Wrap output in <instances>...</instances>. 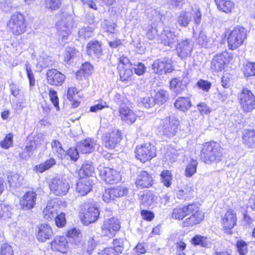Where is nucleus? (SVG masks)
<instances>
[{"label": "nucleus", "mask_w": 255, "mask_h": 255, "mask_svg": "<svg viewBox=\"0 0 255 255\" xmlns=\"http://www.w3.org/2000/svg\"><path fill=\"white\" fill-rule=\"evenodd\" d=\"M81 171H83L86 177H90L94 171V167L89 163H86L82 166Z\"/></svg>", "instance_id": "e2e57ef3"}, {"label": "nucleus", "mask_w": 255, "mask_h": 255, "mask_svg": "<svg viewBox=\"0 0 255 255\" xmlns=\"http://www.w3.org/2000/svg\"><path fill=\"white\" fill-rule=\"evenodd\" d=\"M169 95L167 91L163 90H159L155 95L154 103L158 104H163L166 102L168 99Z\"/></svg>", "instance_id": "49530a36"}, {"label": "nucleus", "mask_w": 255, "mask_h": 255, "mask_svg": "<svg viewBox=\"0 0 255 255\" xmlns=\"http://www.w3.org/2000/svg\"><path fill=\"white\" fill-rule=\"evenodd\" d=\"M120 221L115 218L106 220L101 227V235L110 238H113L120 229Z\"/></svg>", "instance_id": "9d476101"}, {"label": "nucleus", "mask_w": 255, "mask_h": 255, "mask_svg": "<svg viewBox=\"0 0 255 255\" xmlns=\"http://www.w3.org/2000/svg\"><path fill=\"white\" fill-rule=\"evenodd\" d=\"M37 194L32 191L26 192L20 201V205L24 210H30L36 204Z\"/></svg>", "instance_id": "a211bd4d"}, {"label": "nucleus", "mask_w": 255, "mask_h": 255, "mask_svg": "<svg viewBox=\"0 0 255 255\" xmlns=\"http://www.w3.org/2000/svg\"><path fill=\"white\" fill-rule=\"evenodd\" d=\"M243 143L249 148L255 147V130L246 129L243 132Z\"/></svg>", "instance_id": "c756f323"}, {"label": "nucleus", "mask_w": 255, "mask_h": 255, "mask_svg": "<svg viewBox=\"0 0 255 255\" xmlns=\"http://www.w3.org/2000/svg\"><path fill=\"white\" fill-rule=\"evenodd\" d=\"M132 69V65L127 57L122 56L119 58L118 69L122 81L127 83L131 81L133 75Z\"/></svg>", "instance_id": "0eeeda50"}, {"label": "nucleus", "mask_w": 255, "mask_h": 255, "mask_svg": "<svg viewBox=\"0 0 255 255\" xmlns=\"http://www.w3.org/2000/svg\"><path fill=\"white\" fill-rule=\"evenodd\" d=\"M100 211L99 209L90 204L84 205V210L83 216H81L82 222L88 225L95 222L99 218Z\"/></svg>", "instance_id": "4468645a"}, {"label": "nucleus", "mask_w": 255, "mask_h": 255, "mask_svg": "<svg viewBox=\"0 0 255 255\" xmlns=\"http://www.w3.org/2000/svg\"><path fill=\"white\" fill-rule=\"evenodd\" d=\"M114 247L113 249L118 254H121L124 250L123 240L121 239H115L113 242Z\"/></svg>", "instance_id": "4d7b16f0"}, {"label": "nucleus", "mask_w": 255, "mask_h": 255, "mask_svg": "<svg viewBox=\"0 0 255 255\" xmlns=\"http://www.w3.org/2000/svg\"><path fill=\"white\" fill-rule=\"evenodd\" d=\"M13 135L11 134H7L4 139L0 142V145L2 147L7 149L12 143Z\"/></svg>", "instance_id": "0e129e2a"}, {"label": "nucleus", "mask_w": 255, "mask_h": 255, "mask_svg": "<svg viewBox=\"0 0 255 255\" xmlns=\"http://www.w3.org/2000/svg\"><path fill=\"white\" fill-rule=\"evenodd\" d=\"M171 90L176 94H181L186 88L185 84L182 83L181 78H175L171 80L170 83Z\"/></svg>", "instance_id": "473e14b6"}, {"label": "nucleus", "mask_w": 255, "mask_h": 255, "mask_svg": "<svg viewBox=\"0 0 255 255\" xmlns=\"http://www.w3.org/2000/svg\"><path fill=\"white\" fill-rule=\"evenodd\" d=\"M52 64L53 61L51 58L47 56L44 53H42L38 60L37 65L41 68H45L50 65H52Z\"/></svg>", "instance_id": "8fccbe9b"}, {"label": "nucleus", "mask_w": 255, "mask_h": 255, "mask_svg": "<svg viewBox=\"0 0 255 255\" xmlns=\"http://www.w3.org/2000/svg\"><path fill=\"white\" fill-rule=\"evenodd\" d=\"M223 149L219 143L212 141L203 145L200 156L203 161L206 163L218 162L223 157Z\"/></svg>", "instance_id": "f257e3e1"}, {"label": "nucleus", "mask_w": 255, "mask_h": 255, "mask_svg": "<svg viewBox=\"0 0 255 255\" xmlns=\"http://www.w3.org/2000/svg\"><path fill=\"white\" fill-rule=\"evenodd\" d=\"M154 201V196L150 192H146L141 196L140 206L145 208L149 206Z\"/></svg>", "instance_id": "a18cd8bd"}, {"label": "nucleus", "mask_w": 255, "mask_h": 255, "mask_svg": "<svg viewBox=\"0 0 255 255\" xmlns=\"http://www.w3.org/2000/svg\"><path fill=\"white\" fill-rule=\"evenodd\" d=\"M65 215L63 213L57 215L55 219V224L58 227H63L66 224Z\"/></svg>", "instance_id": "69168bd1"}, {"label": "nucleus", "mask_w": 255, "mask_h": 255, "mask_svg": "<svg viewBox=\"0 0 255 255\" xmlns=\"http://www.w3.org/2000/svg\"><path fill=\"white\" fill-rule=\"evenodd\" d=\"M119 112L122 121L127 124H131L136 120V114L126 105L121 106Z\"/></svg>", "instance_id": "6ab92c4d"}, {"label": "nucleus", "mask_w": 255, "mask_h": 255, "mask_svg": "<svg viewBox=\"0 0 255 255\" xmlns=\"http://www.w3.org/2000/svg\"><path fill=\"white\" fill-rule=\"evenodd\" d=\"M7 26L11 32L15 35L23 33L26 28L24 15L19 12L13 13L7 23Z\"/></svg>", "instance_id": "423d86ee"}, {"label": "nucleus", "mask_w": 255, "mask_h": 255, "mask_svg": "<svg viewBox=\"0 0 255 255\" xmlns=\"http://www.w3.org/2000/svg\"><path fill=\"white\" fill-rule=\"evenodd\" d=\"M161 43L164 45L172 47L177 40L174 32L169 28L164 29L161 35Z\"/></svg>", "instance_id": "bb28decb"}, {"label": "nucleus", "mask_w": 255, "mask_h": 255, "mask_svg": "<svg viewBox=\"0 0 255 255\" xmlns=\"http://www.w3.org/2000/svg\"><path fill=\"white\" fill-rule=\"evenodd\" d=\"M194 191L192 187L184 186L181 187L176 192V197L178 199L186 201L190 200L194 197Z\"/></svg>", "instance_id": "2f4dec72"}, {"label": "nucleus", "mask_w": 255, "mask_h": 255, "mask_svg": "<svg viewBox=\"0 0 255 255\" xmlns=\"http://www.w3.org/2000/svg\"><path fill=\"white\" fill-rule=\"evenodd\" d=\"M197 109L202 115H207L211 112L210 108L204 103H200L197 106Z\"/></svg>", "instance_id": "774afa93"}, {"label": "nucleus", "mask_w": 255, "mask_h": 255, "mask_svg": "<svg viewBox=\"0 0 255 255\" xmlns=\"http://www.w3.org/2000/svg\"><path fill=\"white\" fill-rule=\"evenodd\" d=\"M174 106L177 109L185 112L191 108V102L188 97H179L176 100Z\"/></svg>", "instance_id": "72a5a7b5"}, {"label": "nucleus", "mask_w": 255, "mask_h": 255, "mask_svg": "<svg viewBox=\"0 0 255 255\" xmlns=\"http://www.w3.org/2000/svg\"><path fill=\"white\" fill-rule=\"evenodd\" d=\"M197 44L203 48H209L212 45L213 42L204 32L201 31L197 39Z\"/></svg>", "instance_id": "e433bc0d"}, {"label": "nucleus", "mask_w": 255, "mask_h": 255, "mask_svg": "<svg viewBox=\"0 0 255 255\" xmlns=\"http://www.w3.org/2000/svg\"><path fill=\"white\" fill-rule=\"evenodd\" d=\"M160 176L161 182L164 185L167 187H170L171 184L172 180L171 172L167 170H164L161 173Z\"/></svg>", "instance_id": "864d4df0"}, {"label": "nucleus", "mask_w": 255, "mask_h": 255, "mask_svg": "<svg viewBox=\"0 0 255 255\" xmlns=\"http://www.w3.org/2000/svg\"><path fill=\"white\" fill-rule=\"evenodd\" d=\"M52 149L53 153L59 158L62 159L65 157L66 153L65 150L62 148L61 144L56 140H53L51 143Z\"/></svg>", "instance_id": "a19ab883"}, {"label": "nucleus", "mask_w": 255, "mask_h": 255, "mask_svg": "<svg viewBox=\"0 0 255 255\" xmlns=\"http://www.w3.org/2000/svg\"><path fill=\"white\" fill-rule=\"evenodd\" d=\"M191 14L189 11H182L177 18V24L181 27H187L192 20Z\"/></svg>", "instance_id": "4c0bfd02"}, {"label": "nucleus", "mask_w": 255, "mask_h": 255, "mask_svg": "<svg viewBox=\"0 0 255 255\" xmlns=\"http://www.w3.org/2000/svg\"><path fill=\"white\" fill-rule=\"evenodd\" d=\"M101 43L98 41H91L87 46V53L94 58H99L102 55Z\"/></svg>", "instance_id": "393cba45"}, {"label": "nucleus", "mask_w": 255, "mask_h": 255, "mask_svg": "<svg viewBox=\"0 0 255 255\" xmlns=\"http://www.w3.org/2000/svg\"><path fill=\"white\" fill-rule=\"evenodd\" d=\"M80 53L74 47H67L64 53V61L67 63H70L73 59L80 55Z\"/></svg>", "instance_id": "58836bf2"}, {"label": "nucleus", "mask_w": 255, "mask_h": 255, "mask_svg": "<svg viewBox=\"0 0 255 255\" xmlns=\"http://www.w3.org/2000/svg\"><path fill=\"white\" fill-rule=\"evenodd\" d=\"M243 72L246 77L255 75V63L248 62L244 65Z\"/></svg>", "instance_id": "603ef678"}, {"label": "nucleus", "mask_w": 255, "mask_h": 255, "mask_svg": "<svg viewBox=\"0 0 255 255\" xmlns=\"http://www.w3.org/2000/svg\"><path fill=\"white\" fill-rule=\"evenodd\" d=\"M41 144L40 140L38 136L34 137L32 140L27 143L25 146L24 151L28 154V156H30L35 151L37 148L39 147Z\"/></svg>", "instance_id": "c9c22d12"}, {"label": "nucleus", "mask_w": 255, "mask_h": 255, "mask_svg": "<svg viewBox=\"0 0 255 255\" xmlns=\"http://www.w3.org/2000/svg\"><path fill=\"white\" fill-rule=\"evenodd\" d=\"M152 177L145 171H141L137 175L135 184L138 188H149L152 184Z\"/></svg>", "instance_id": "4be33fe9"}, {"label": "nucleus", "mask_w": 255, "mask_h": 255, "mask_svg": "<svg viewBox=\"0 0 255 255\" xmlns=\"http://www.w3.org/2000/svg\"><path fill=\"white\" fill-rule=\"evenodd\" d=\"M152 68L158 75L171 73L173 70L171 60L167 57L157 59L153 61Z\"/></svg>", "instance_id": "f8f14e48"}, {"label": "nucleus", "mask_w": 255, "mask_h": 255, "mask_svg": "<svg viewBox=\"0 0 255 255\" xmlns=\"http://www.w3.org/2000/svg\"><path fill=\"white\" fill-rule=\"evenodd\" d=\"M183 206L186 216H189L182 222L184 227H192L202 222L204 215L200 209L199 203L194 202Z\"/></svg>", "instance_id": "f03ea898"}, {"label": "nucleus", "mask_w": 255, "mask_h": 255, "mask_svg": "<svg viewBox=\"0 0 255 255\" xmlns=\"http://www.w3.org/2000/svg\"><path fill=\"white\" fill-rule=\"evenodd\" d=\"M241 108L244 113H249L255 109V96L247 88H244L237 97Z\"/></svg>", "instance_id": "39448f33"}, {"label": "nucleus", "mask_w": 255, "mask_h": 255, "mask_svg": "<svg viewBox=\"0 0 255 255\" xmlns=\"http://www.w3.org/2000/svg\"><path fill=\"white\" fill-rule=\"evenodd\" d=\"M109 106L107 102L104 100H100L98 104L91 107L90 111L91 112H97L102 110L105 108H108Z\"/></svg>", "instance_id": "bf43d9fd"}, {"label": "nucleus", "mask_w": 255, "mask_h": 255, "mask_svg": "<svg viewBox=\"0 0 255 255\" xmlns=\"http://www.w3.org/2000/svg\"><path fill=\"white\" fill-rule=\"evenodd\" d=\"M91 177H85L79 180L77 183L76 191L82 196H84L92 189L93 181Z\"/></svg>", "instance_id": "412c9836"}, {"label": "nucleus", "mask_w": 255, "mask_h": 255, "mask_svg": "<svg viewBox=\"0 0 255 255\" xmlns=\"http://www.w3.org/2000/svg\"><path fill=\"white\" fill-rule=\"evenodd\" d=\"M186 217L183 206H180L173 209L171 218L176 220H181Z\"/></svg>", "instance_id": "3c124183"}, {"label": "nucleus", "mask_w": 255, "mask_h": 255, "mask_svg": "<svg viewBox=\"0 0 255 255\" xmlns=\"http://www.w3.org/2000/svg\"><path fill=\"white\" fill-rule=\"evenodd\" d=\"M179 125V121L172 116L160 120L158 128L163 135L170 137L175 135Z\"/></svg>", "instance_id": "20e7f679"}, {"label": "nucleus", "mask_w": 255, "mask_h": 255, "mask_svg": "<svg viewBox=\"0 0 255 255\" xmlns=\"http://www.w3.org/2000/svg\"><path fill=\"white\" fill-rule=\"evenodd\" d=\"M56 164L55 159L50 158L45 162L36 165L34 168V170L37 172L42 173L44 171L49 169Z\"/></svg>", "instance_id": "37998d69"}, {"label": "nucleus", "mask_w": 255, "mask_h": 255, "mask_svg": "<svg viewBox=\"0 0 255 255\" xmlns=\"http://www.w3.org/2000/svg\"><path fill=\"white\" fill-rule=\"evenodd\" d=\"M135 156L142 162L149 160L156 156V149L154 145L146 143L137 146Z\"/></svg>", "instance_id": "1a4fd4ad"}, {"label": "nucleus", "mask_w": 255, "mask_h": 255, "mask_svg": "<svg viewBox=\"0 0 255 255\" xmlns=\"http://www.w3.org/2000/svg\"><path fill=\"white\" fill-rule=\"evenodd\" d=\"M62 0H45V7L50 11L58 10L62 5Z\"/></svg>", "instance_id": "de8ad7c7"}, {"label": "nucleus", "mask_w": 255, "mask_h": 255, "mask_svg": "<svg viewBox=\"0 0 255 255\" xmlns=\"http://www.w3.org/2000/svg\"><path fill=\"white\" fill-rule=\"evenodd\" d=\"M193 45L190 39L182 40L180 41L177 47L176 51L179 57L185 59L190 55L193 50Z\"/></svg>", "instance_id": "f3484780"}, {"label": "nucleus", "mask_w": 255, "mask_h": 255, "mask_svg": "<svg viewBox=\"0 0 255 255\" xmlns=\"http://www.w3.org/2000/svg\"><path fill=\"white\" fill-rule=\"evenodd\" d=\"M146 36L149 40L156 39L157 37V29L151 26H149L146 32Z\"/></svg>", "instance_id": "338daca9"}, {"label": "nucleus", "mask_w": 255, "mask_h": 255, "mask_svg": "<svg viewBox=\"0 0 255 255\" xmlns=\"http://www.w3.org/2000/svg\"><path fill=\"white\" fill-rule=\"evenodd\" d=\"M57 204L53 201H50L48 203L46 208L43 210V218L48 221H50L54 219L57 215Z\"/></svg>", "instance_id": "c85d7f7f"}, {"label": "nucleus", "mask_w": 255, "mask_h": 255, "mask_svg": "<svg viewBox=\"0 0 255 255\" xmlns=\"http://www.w3.org/2000/svg\"><path fill=\"white\" fill-rule=\"evenodd\" d=\"M72 21L71 19H68L66 22L60 21L57 24V29L59 35L63 39L66 38L71 33L72 27Z\"/></svg>", "instance_id": "7c9ffc66"}, {"label": "nucleus", "mask_w": 255, "mask_h": 255, "mask_svg": "<svg viewBox=\"0 0 255 255\" xmlns=\"http://www.w3.org/2000/svg\"><path fill=\"white\" fill-rule=\"evenodd\" d=\"M67 243L65 237H56L51 243V249L53 251L64 253L66 252Z\"/></svg>", "instance_id": "cd10ccee"}, {"label": "nucleus", "mask_w": 255, "mask_h": 255, "mask_svg": "<svg viewBox=\"0 0 255 255\" xmlns=\"http://www.w3.org/2000/svg\"><path fill=\"white\" fill-rule=\"evenodd\" d=\"M38 230L36 234V238L39 242H44L50 239L53 236L51 227L48 224H41L38 226Z\"/></svg>", "instance_id": "b1692460"}, {"label": "nucleus", "mask_w": 255, "mask_h": 255, "mask_svg": "<svg viewBox=\"0 0 255 255\" xmlns=\"http://www.w3.org/2000/svg\"><path fill=\"white\" fill-rule=\"evenodd\" d=\"M191 16H193L194 20L195 23L198 25L200 23L201 21V12L200 8L197 6L194 5L191 8Z\"/></svg>", "instance_id": "5fc2aeb1"}, {"label": "nucleus", "mask_w": 255, "mask_h": 255, "mask_svg": "<svg viewBox=\"0 0 255 255\" xmlns=\"http://www.w3.org/2000/svg\"><path fill=\"white\" fill-rule=\"evenodd\" d=\"M23 180V177L18 174H13L8 175L7 177V181L9 186L13 188H16L21 186Z\"/></svg>", "instance_id": "79ce46f5"}, {"label": "nucleus", "mask_w": 255, "mask_h": 255, "mask_svg": "<svg viewBox=\"0 0 255 255\" xmlns=\"http://www.w3.org/2000/svg\"><path fill=\"white\" fill-rule=\"evenodd\" d=\"M237 248L240 255H245L248 252L247 244L243 240L237 242Z\"/></svg>", "instance_id": "13d9d810"}, {"label": "nucleus", "mask_w": 255, "mask_h": 255, "mask_svg": "<svg viewBox=\"0 0 255 255\" xmlns=\"http://www.w3.org/2000/svg\"><path fill=\"white\" fill-rule=\"evenodd\" d=\"M96 145L95 140L91 138H87L78 143L77 148L82 153H88L95 150Z\"/></svg>", "instance_id": "a878e982"}, {"label": "nucleus", "mask_w": 255, "mask_h": 255, "mask_svg": "<svg viewBox=\"0 0 255 255\" xmlns=\"http://www.w3.org/2000/svg\"><path fill=\"white\" fill-rule=\"evenodd\" d=\"M51 191L57 196L66 195L70 189L69 180L63 177H56L51 180L49 183Z\"/></svg>", "instance_id": "6e6552de"}, {"label": "nucleus", "mask_w": 255, "mask_h": 255, "mask_svg": "<svg viewBox=\"0 0 255 255\" xmlns=\"http://www.w3.org/2000/svg\"><path fill=\"white\" fill-rule=\"evenodd\" d=\"M67 235L70 239V242H71L76 245L79 243L81 240V233L79 231L76 229H72L71 230L69 231L67 233Z\"/></svg>", "instance_id": "09e8293b"}, {"label": "nucleus", "mask_w": 255, "mask_h": 255, "mask_svg": "<svg viewBox=\"0 0 255 255\" xmlns=\"http://www.w3.org/2000/svg\"><path fill=\"white\" fill-rule=\"evenodd\" d=\"M191 243L195 246L199 245L205 248L210 247L211 244L209 239L201 235L195 236L192 239Z\"/></svg>", "instance_id": "ea45409f"}, {"label": "nucleus", "mask_w": 255, "mask_h": 255, "mask_svg": "<svg viewBox=\"0 0 255 255\" xmlns=\"http://www.w3.org/2000/svg\"><path fill=\"white\" fill-rule=\"evenodd\" d=\"M98 170L100 176L107 183L113 184L118 182L121 179L119 172L113 169L100 166Z\"/></svg>", "instance_id": "dca6fc26"}, {"label": "nucleus", "mask_w": 255, "mask_h": 255, "mask_svg": "<svg viewBox=\"0 0 255 255\" xmlns=\"http://www.w3.org/2000/svg\"><path fill=\"white\" fill-rule=\"evenodd\" d=\"M122 139L121 132L118 129H113L102 136L103 143L106 147L113 149L121 141Z\"/></svg>", "instance_id": "2eb2a0df"}, {"label": "nucleus", "mask_w": 255, "mask_h": 255, "mask_svg": "<svg viewBox=\"0 0 255 255\" xmlns=\"http://www.w3.org/2000/svg\"><path fill=\"white\" fill-rule=\"evenodd\" d=\"M218 8L225 13L231 12L235 6L234 3L228 0H215Z\"/></svg>", "instance_id": "f704fd0d"}, {"label": "nucleus", "mask_w": 255, "mask_h": 255, "mask_svg": "<svg viewBox=\"0 0 255 255\" xmlns=\"http://www.w3.org/2000/svg\"><path fill=\"white\" fill-rule=\"evenodd\" d=\"M230 58L229 53L226 51L217 54L211 61V69L215 72L222 71L229 62Z\"/></svg>", "instance_id": "ddd939ff"}, {"label": "nucleus", "mask_w": 255, "mask_h": 255, "mask_svg": "<svg viewBox=\"0 0 255 255\" xmlns=\"http://www.w3.org/2000/svg\"><path fill=\"white\" fill-rule=\"evenodd\" d=\"M247 37V30L243 27L237 26L231 30L227 37L229 48L235 50L243 44Z\"/></svg>", "instance_id": "7ed1b4c3"}, {"label": "nucleus", "mask_w": 255, "mask_h": 255, "mask_svg": "<svg viewBox=\"0 0 255 255\" xmlns=\"http://www.w3.org/2000/svg\"><path fill=\"white\" fill-rule=\"evenodd\" d=\"M128 193V189L124 186H117L108 188L103 194V200L106 203H110L117 198L123 197Z\"/></svg>", "instance_id": "9b49d317"}, {"label": "nucleus", "mask_w": 255, "mask_h": 255, "mask_svg": "<svg viewBox=\"0 0 255 255\" xmlns=\"http://www.w3.org/2000/svg\"><path fill=\"white\" fill-rule=\"evenodd\" d=\"M50 100L53 103L54 106L57 110H59V101L57 92L54 90H50L49 93Z\"/></svg>", "instance_id": "680f3d73"}, {"label": "nucleus", "mask_w": 255, "mask_h": 255, "mask_svg": "<svg viewBox=\"0 0 255 255\" xmlns=\"http://www.w3.org/2000/svg\"><path fill=\"white\" fill-rule=\"evenodd\" d=\"M198 162L195 160H192L187 166L185 170V175L187 177H191L196 172V167Z\"/></svg>", "instance_id": "6e6d98bb"}, {"label": "nucleus", "mask_w": 255, "mask_h": 255, "mask_svg": "<svg viewBox=\"0 0 255 255\" xmlns=\"http://www.w3.org/2000/svg\"><path fill=\"white\" fill-rule=\"evenodd\" d=\"M237 218L234 211L229 209L222 219V223L225 230H231L236 224Z\"/></svg>", "instance_id": "5701e85b"}, {"label": "nucleus", "mask_w": 255, "mask_h": 255, "mask_svg": "<svg viewBox=\"0 0 255 255\" xmlns=\"http://www.w3.org/2000/svg\"><path fill=\"white\" fill-rule=\"evenodd\" d=\"M93 30L94 27L92 26H84L79 31L78 36L83 39L89 38L93 36Z\"/></svg>", "instance_id": "c03bdc74"}, {"label": "nucleus", "mask_w": 255, "mask_h": 255, "mask_svg": "<svg viewBox=\"0 0 255 255\" xmlns=\"http://www.w3.org/2000/svg\"><path fill=\"white\" fill-rule=\"evenodd\" d=\"M0 255H14L12 247L7 244H2L0 249Z\"/></svg>", "instance_id": "052dcab7"}, {"label": "nucleus", "mask_w": 255, "mask_h": 255, "mask_svg": "<svg viewBox=\"0 0 255 255\" xmlns=\"http://www.w3.org/2000/svg\"><path fill=\"white\" fill-rule=\"evenodd\" d=\"M46 75L48 83L52 85H61L65 79L64 74L54 69L48 70Z\"/></svg>", "instance_id": "aec40b11"}]
</instances>
